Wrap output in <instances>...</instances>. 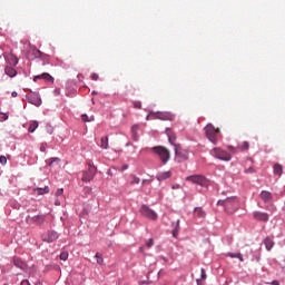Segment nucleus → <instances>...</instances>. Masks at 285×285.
<instances>
[{
	"instance_id": "obj_1",
	"label": "nucleus",
	"mask_w": 285,
	"mask_h": 285,
	"mask_svg": "<svg viewBox=\"0 0 285 285\" xmlns=\"http://www.w3.org/2000/svg\"><path fill=\"white\" fill-rule=\"evenodd\" d=\"M218 205L224 206L226 213H235V210L239 208V200H237L235 197L227 198L225 200H219Z\"/></svg>"
},
{
	"instance_id": "obj_2",
	"label": "nucleus",
	"mask_w": 285,
	"mask_h": 285,
	"mask_svg": "<svg viewBox=\"0 0 285 285\" xmlns=\"http://www.w3.org/2000/svg\"><path fill=\"white\" fill-rule=\"evenodd\" d=\"M153 150L159 157L163 164H168V161H170V150H168L166 147L158 146L154 147Z\"/></svg>"
},
{
	"instance_id": "obj_3",
	"label": "nucleus",
	"mask_w": 285,
	"mask_h": 285,
	"mask_svg": "<svg viewBox=\"0 0 285 285\" xmlns=\"http://www.w3.org/2000/svg\"><path fill=\"white\" fill-rule=\"evenodd\" d=\"M205 132L207 139H209L212 144H217V135H219V128H215V126L209 124L205 127Z\"/></svg>"
},
{
	"instance_id": "obj_4",
	"label": "nucleus",
	"mask_w": 285,
	"mask_h": 285,
	"mask_svg": "<svg viewBox=\"0 0 285 285\" xmlns=\"http://www.w3.org/2000/svg\"><path fill=\"white\" fill-rule=\"evenodd\" d=\"M213 157L216 159H220V161H230L233 159V156L228 154V151L222 149V148H214L212 150Z\"/></svg>"
},
{
	"instance_id": "obj_5",
	"label": "nucleus",
	"mask_w": 285,
	"mask_h": 285,
	"mask_svg": "<svg viewBox=\"0 0 285 285\" xmlns=\"http://www.w3.org/2000/svg\"><path fill=\"white\" fill-rule=\"evenodd\" d=\"M175 160L178 161V164H181V161H188V150L183 149L180 145H175Z\"/></svg>"
},
{
	"instance_id": "obj_6",
	"label": "nucleus",
	"mask_w": 285,
	"mask_h": 285,
	"mask_svg": "<svg viewBox=\"0 0 285 285\" xmlns=\"http://www.w3.org/2000/svg\"><path fill=\"white\" fill-rule=\"evenodd\" d=\"M186 181H191V184H197L198 186H208V179L202 175H193L186 178Z\"/></svg>"
},
{
	"instance_id": "obj_7",
	"label": "nucleus",
	"mask_w": 285,
	"mask_h": 285,
	"mask_svg": "<svg viewBox=\"0 0 285 285\" xmlns=\"http://www.w3.org/2000/svg\"><path fill=\"white\" fill-rule=\"evenodd\" d=\"M156 119L161 121H175V115L170 111H157Z\"/></svg>"
},
{
	"instance_id": "obj_8",
	"label": "nucleus",
	"mask_w": 285,
	"mask_h": 285,
	"mask_svg": "<svg viewBox=\"0 0 285 285\" xmlns=\"http://www.w3.org/2000/svg\"><path fill=\"white\" fill-rule=\"evenodd\" d=\"M97 174V168L95 166H89L88 170L82 173V181H92L95 175Z\"/></svg>"
},
{
	"instance_id": "obj_9",
	"label": "nucleus",
	"mask_w": 285,
	"mask_h": 285,
	"mask_svg": "<svg viewBox=\"0 0 285 285\" xmlns=\"http://www.w3.org/2000/svg\"><path fill=\"white\" fill-rule=\"evenodd\" d=\"M59 239V234L56 230H49L42 235V240L47 242V244H52V242H57Z\"/></svg>"
},
{
	"instance_id": "obj_10",
	"label": "nucleus",
	"mask_w": 285,
	"mask_h": 285,
	"mask_svg": "<svg viewBox=\"0 0 285 285\" xmlns=\"http://www.w3.org/2000/svg\"><path fill=\"white\" fill-rule=\"evenodd\" d=\"M140 213L141 215H144V217H147L148 219H157V213H155V210L150 209L148 206L142 205L140 208Z\"/></svg>"
},
{
	"instance_id": "obj_11",
	"label": "nucleus",
	"mask_w": 285,
	"mask_h": 285,
	"mask_svg": "<svg viewBox=\"0 0 285 285\" xmlns=\"http://www.w3.org/2000/svg\"><path fill=\"white\" fill-rule=\"evenodd\" d=\"M253 217L257 222H268V218H269L268 213H264V212H254Z\"/></svg>"
},
{
	"instance_id": "obj_12",
	"label": "nucleus",
	"mask_w": 285,
	"mask_h": 285,
	"mask_svg": "<svg viewBox=\"0 0 285 285\" xmlns=\"http://www.w3.org/2000/svg\"><path fill=\"white\" fill-rule=\"evenodd\" d=\"M28 101L29 104H32L33 106H37V107L41 106V98L36 94H30L28 96Z\"/></svg>"
},
{
	"instance_id": "obj_13",
	"label": "nucleus",
	"mask_w": 285,
	"mask_h": 285,
	"mask_svg": "<svg viewBox=\"0 0 285 285\" xmlns=\"http://www.w3.org/2000/svg\"><path fill=\"white\" fill-rule=\"evenodd\" d=\"M170 177H173V173L170 170L160 171L157 174L156 179H158V181H165V179H170Z\"/></svg>"
},
{
	"instance_id": "obj_14",
	"label": "nucleus",
	"mask_w": 285,
	"mask_h": 285,
	"mask_svg": "<svg viewBox=\"0 0 285 285\" xmlns=\"http://www.w3.org/2000/svg\"><path fill=\"white\" fill-rule=\"evenodd\" d=\"M38 79H43L45 81H49L50 83L55 81V78L48 72L33 77V81H37Z\"/></svg>"
},
{
	"instance_id": "obj_15",
	"label": "nucleus",
	"mask_w": 285,
	"mask_h": 285,
	"mask_svg": "<svg viewBox=\"0 0 285 285\" xmlns=\"http://www.w3.org/2000/svg\"><path fill=\"white\" fill-rule=\"evenodd\" d=\"M261 199L268 204L269 202H273V194L271 191L263 190L261 191Z\"/></svg>"
},
{
	"instance_id": "obj_16",
	"label": "nucleus",
	"mask_w": 285,
	"mask_h": 285,
	"mask_svg": "<svg viewBox=\"0 0 285 285\" xmlns=\"http://www.w3.org/2000/svg\"><path fill=\"white\" fill-rule=\"evenodd\" d=\"M194 215L199 219H206V210H204V207H195Z\"/></svg>"
},
{
	"instance_id": "obj_17",
	"label": "nucleus",
	"mask_w": 285,
	"mask_h": 285,
	"mask_svg": "<svg viewBox=\"0 0 285 285\" xmlns=\"http://www.w3.org/2000/svg\"><path fill=\"white\" fill-rule=\"evenodd\" d=\"M166 135L169 139V144H171V146H177V144H175V141H177V136L175 135V132H173L171 129H166Z\"/></svg>"
},
{
	"instance_id": "obj_18",
	"label": "nucleus",
	"mask_w": 285,
	"mask_h": 285,
	"mask_svg": "<svg viewBox=\"0 0 285 285\" xmlns=\"http://www.w3.org/2000/svg\"><path fill=\"white\" fill-rule=\"evenodd\" d=\"M31 222H33V224H37L38 226H41L46 222V215L33 216L31 217Z\"/></svg>"
},
{
	"instance_id": "obj_19",
	"label": "nucleus",
	"mask_w": 285,
	"mask_h": 285,
	"mask_svg": "<svg viewBox=\"0 0 285 285\" xmlns=\"http://www.w3.org/2000/svg\"><path fill=\"white\" fill-rule=\"evenodd\" d=\"M50 193V187L45 186L43 188L38 187L33 189V195H48Z\"/></svg>"
},
{
	"instance_id": "obj_20",
	"label": "nucleus",
	"mask_w": 285,
	"mask_h": 285,
	"mask_svg": "<svg viewBox=\"0 0 285 285\" xmlns=\"http://www.w3.org/2000/svg\"><path fill=\"white\" fill-rule=\"evenodd\" d=\"M13 264L17 266V268H21V271H26L28 268V265L19 257L13 259Z\"/></svg>"
},
{
	"instance_id": "obj_21",
	"label": "nucleus",
	"mask_w": 285,
	"mask_h": 285,
	"mask_svg": "<svg viewBox=\"0 0 285 285\" xmlns=\"http://www.w3.org/2000/svg\"><path fill=\"white\" fill-rule=\"evenodd\" d=\"M6 60L9 66L14 67V66H17V63H19V59L14 55L7 56Z\"/></svg>"
},
{
	"instance_id": "obj_22",
	"label": "nucleus",
	"mask_w": 285,
	"mask_h": 285,
	"mask_svg": "<svg viewBox=\"0 0 285 285\" xmlns=\"http://www.w3.org/2000/svg\"><path fill=\"white\" fill-rule=\"evenodd\" d=\"M4 72L8 77H17V69H14V66H7Z\"/></svg>"
},
{
	"instance_id": "obj_23",
	"label": "nucleus",
	"mask_w": 285,
	"mask_h": 285,
	"mask_svg": "<svg viewBox=\"0 0 285 285\" xmlns=\"http://www.w3.org/2000/svg\"><path fill=\"white\" fill-rule=\"evenodd\" d=\"M264 245H265L266 250H273V246H275V242L272 240L271 237H266L264 239Z\"/></svg>"
},
{
	"instance_id": "obj_24",
	"label": "nucleus",
	"mask_w": 285,
	"mask_h": 285,
	"mask_svg": "<svg viewBox=\"0 0 285 285\" xmlns=\"http://www.w3.org/2000/svg\"><path fill=\"white\" fill-rule=\"evenodd\" d=\"M29 59H37V57H41V51L37 48L31 49L28 55Z\"/></svg>"
},
{
	"instance_id": "obj_25",
	"label": "nucleus",
	"mask_w": 285,
	"mask_h": 285,
	"mask_svg": "<svg viewBox=\"0 0 285 285\" xmlns=\"http://www.w3.org/2000/svg\"><path fill=\"white\" fill-rule=\"evenodd\" d=\"M284 173V167L279 164L274 165V175H278V177H282V174Z\"/></svg>"
},
{
	"instance_id": "obj_26",
	"label": "nucleus",
	"mask_w": 285,
	"mask_h": 285,
	"mask_svg": "<svg viewBox=\"0 0 285 285\" xmlns=\"http://www.w3.org/2000/svg\"><path fill=\"white\" fill-rule=\"evenodd\" d=\"M227 257H230L232 259H239V262H244V256L242 255V253H227Z\"/></svg>"
},
{
	"instance_id": "obj_27",
	"label": "nucleus",
	"mask_w": 285,
	"mask_h": 285,
	"mask_svg": "<svg viewBox=\"0 0 285 285\" xmlns=\"http://www.w3.org/2000/svg\"><path fill=\"white\" fill-rule=\"evenodd\" d=\"M237 148L240 153H244V150H248L250 148V144L248 141H243L237 146Z\"/></svg>"
},
{
	"instance_id": "obj_28",
	"label": "nucleus",
	"mask_w": 285,
	"mask_h": 285,
	"mask_svg": "<svg viewBox=\"0 0 285 285\" xmlns=\"http://www.w3.org/2000/svg\"><path fill=\"white\" fill-rule=\"evenodd\" d=\"M100 148H102V150H108V136L101 138Z\"/></svg>"
},
{
	"instance_id": "obj_29",
	"label": "nucleus",
	"mask_w": 285,
	"mask_h": 285,
	"mask_svg": "<svg viewBox=\"0 0 285 285\" xmlns=\"http://www.w3.org/2000/svg\"><path fill=\"white\" fill-rule=\"evenodd\" d=\"M37 128H39V122L37 120H33L28 128L29 132H35V130H37Z\"/></svg>"
},
{
	"instance_id": "obj_30",
	"label": "nucleus",
	"mask_w": 285,
	"mask_h": 285,
	"mask_svg": "<svg viewBox=\"0 0 285 285\" xmlns=\"http://www.w3.org/2000/svg\"><path fill=\"white\" fill-rule=\"evenodd\" d=\"M59 161H61V159L53 157L50 158L49 160H47L48 166H53V164H59Z\"/></svg>"
},
{
	"instance_id": "obj_31",
	"label": "nucleus",
	"mask_w": 285,
	"mask_h": 285,
	"mask_svg": "<svg viewBox=\"0 0 285 285\" xmlns=\"http://www.w3.org/2000/svg\"><path fill=\"white\" fill-rule=\"evenodd\" d=\"M95 257L97 259V264H99L100 266H104V257L101 256V254L96 253Z\"/></svg>"
},
{
	"instance_id": "obj_32",
	"label": "nucleus",
	"mask_w": 285,
	"mask_h": 285,
	"mask_svg": "<svg viewBox=\"0 0 285 285\" xmlns=\"http://www.w3.org/2000/svg\"><path fill=\"white\" fill-rule=\"evenodd\" d=\"M139 130V125H134L131 127V132L134 135V139L137 140V131Z\"/></svg>"
},
{
	"instance_id": "obj_33",
	"label": "nucleus",
	"mask_w": 285,
	"mask_h": 285,
	"mask_svg": "<svg viewBox=\"0 0 285 285\" xmlns=\"http://www.w3.org/2000/svg\"><path fill=\"white\" fill-rule=\"evenodd\" d=\"M227 149H228L229 153H232L233 155L237 154V151L239 150V148L234 147L233 145L227 146Z\"/></svg>"
},
{
	"instance_id": "obj_34",
	"label": "nucleus",
	"mask_w": 285,
	"mask_h": 285,
	"mask_svg": "<svg viewBox=\"0 0 285 285\" xmlns=\"http://www.w3.org/2000/svg\"><path fill=\"white\" fill-rule=\"evenodd\" d=\"M153 119H157L156 118V112L154 111H150L149 115L146 117V121H150Z\"/></svg>"
},
{
	"instance_id": "obj_35",
	"label": "nucleus",
	"mask_w": 285,
	"mask_h": 285,
	"mask_svg": "<svg viewBox=\"0 0 285 285\" xmlns=\"http://www.w3.org/2000/svg\"><path fill=\"white\" fill-rule=\"evenodd\" d=\"M177 230H179V220L175 224V229L173 230V237H177Z\"/></svg>"
},
{
	"instance_id": "obj_36",
	"label": "nucleus",
	"mask_w": 285,
	"mask_h": 285,
	"mask_svg": "<svg viewBox=\"0 0 285 285\" xmlns=\"http://www.w3.org/2000/svg\"><path fill=\"white\" fill-rule=\"evenodd\" d=\"M60 259H61L62 262H66V261L68 259V252H62V253L60 254Z\"/></svg>"
},
{
	"instance_id": "obj_37",
	"label": "nucleus",
	"mask_w": 285,
	"mask_h": 285,
	"mask_svg": "<svg viewBox=\"0 0 285 285\" xmlns=\"http://www.w3.org/2000/svg\"><path fill=\"white\" fill-rule=\"evenodd\" d=\"M0 164L6 166L8 164V158H6V156H0Z\"/></svg>"
},
{
	"instance_id": "obj_38",
	"label": "nucleus",
	"mask_w": 285,
	"mask_h": 285,
	"mask_svg": "<svg viewBox=\"0 0 285 285\" xmlns=\"http://www.w3.org/2000/svg\"><path fill=\"white\" fill-rule=\"evenodd\" d=\"M139 181H141V179H139V177L134 176L131 181H130V185L132 186L135 184H139Z\"/></svg>"
},
{
	"instance_id": "obj_39",
	"label": "nucleus",
	"mask_w": 285,
	"mask_h": 285,
	"mask_svg": "<svg viewBox=\"0 0 285 285\" xmlns=\"http://www.w3.org/2000/svg\"><path fill=\"white\" fill-rule=\"evenodd\" d=\"M147 248H153V246H155V239L150 238L147 244H146Z\"/></svg>"
},
{
	"instance_id": "obj_40",
	"label": "nucleus",
	"mask_w": 285,
	"mask_h": 285,
	"mask_svg": "<svg viewBox=\"0 0 285 285\" xmlns=\"http://www.w3.org/2000/svg\"><path fill=\"white\" fill-rule=\"evenodd\" d=\"M61 195H63V188L57 189L56 197H61Z\"/></svg>"
},
{
	"instance_id": "obj_41",
	"label": "nucleus",
	"mask_w": 285,
	"mask_h": 285,
	"mask_svg": "<svg viewBox=\"0 0 285 285\" xmlns=\"http://www.w3.org/2000/svg\"><path fill=\"white\" fill-rule=\"evenodd\" d=\"M91 79H92L94 81H97V80L99 79V75H97V73H91Z\"/></svg>"
},
{
	"instance_id": "obj_42",
	"label": "nucleus",
	"mask_w": 285,
	"mask_h": 285,
	"mask_svg": "<svg viewBox=\"0 0 285 285\" xmlns=\"http://www.w3.org/2000/svg\"><path fill=\"white\" fill-rule=\"evenodd\" d=\"M200 273H202V279H206V269L202 268Z\"/></svg>"
},
{
	"instance_id": "obj_43",
	"label": "nucleus",
	"mask_w": 285,
	"mask_h": 285,
	"mask_svg": "<svg viewBox=\"0 0 285 285\" xmlns=\"http://www.w3.org/2000/svg\"><path fill=\"white\" fill-rule=\"evenodd\" d=\"M81 119H82V121H90V119H88V115H86V114H83L81 116Z\"/></svg>"
},
{
	"instance_id": "obj_44",
	"label": "nucleus",
	"mask_w": 285,
	"mask_h": 285,
	"mask_svg": "<svg viewBox=\"0 0 285 285\" xmlns=\"http://www.w3.org/2000/svg\"><path fill=\"white\" fill-rule=\"evenodd\" d=\"M245 173L252 174V173H255V169L253 167H249L248 169L245 170Z\"/></svg>"
},
{
	"instance_id": "obj_45",
	"label": "nucleus",
	"mask_w": 285,
	"mask_h": 285,
	"mask_svg": "<svg viewBox=\"0 0 285 285\" xmlns=\"http://www.w3.org/2000/svg\"><path fill=\"white\" fill-rule=\"evenodd\" d=\"M2 119H1V121H8V114H2Z\"/></svg>"
},
{
	"instance_id": "obj_46",
	"label": "nucleus",
	"mask_w": 285,
	"mask_h": 285,
	"mask_svg": "<svg viewBox=\"0 0 285 285\" xmlns=\"http://www.w3.org/2000/svg\"><path fill=\"white\" fill-rule=\"evenodd\" d=\"M20 285H30V281L24 279V281H22V282L20 283Z\"/></svg>"
},
{
	"instance_id": "obj_47",
	"label": "nucleus",
	"mask_w": 285,
	"mask_h": 285,
	"mask_svg": "<svg viewBox=\"0 0 285 285\" xmlns=\"http://www.w3.org/2000/svg\"><path fill=\"white\" fill-rule=\"evenodd\" d=\"M271 285H279V281H273L272 283H269Z\"/></svg>"
},
{
	"instance_id": "obj_48",
	"label": "nucleus",
	"mask_w": 285,
	"mask_h": 285,
	"mask_svg": "<svg viewBox=\"0 0 285 285\" xmlns=\"http://www.w3.org/2000/svg\"><path fill=\"white\" fill-rule=\"evenodd\" d=\"M40 150H41V153H46V146L42 145V146L40 147Z\"/></svg>"
},
{
	"instance_id": "obj_49",
	"label": "nucleus",
	"mask_w": 285,
	"mask_h": 285,
	"mask_svg": "<svg viewBox=\"0 0 285 285\" xmlns=\"http://www.w3.org/2000/svg\"><path fill=\"white\" fill-rule=\"evenodd\" d=\"M56 206H61V202H59L58 199L55 202Z\"/></svg>"
},
{
	"instance_id": "obj_50",
	"label": "nucleus",
	"mask_w": 285,
	"mask_h": 285,
	"mask_svg": "<svg viewBox=\"0 0 285 285\" xmlns=\"http://www.w3.org/2000/svg\"><path fill=\"white\" fill-rule=\"evenodd\" d=\"M11 97H18L17 91L11 92Z\"/></svg>"
},
{
	"instance_id": "obj_51",
	"label": "nucleus",
	"mask_w": 285,
	"mask_h": 285,
	"mask_svg": "<svg viewBox=\"0 0 285 285\" xmlns=\"http://www.w3.org/2000/svg\"><path fill=\"white\" fill-rule=\"evenodd\" d=\"M135 108H141V104H135Z\"/></svg>"
},
{
	"instance_id": "obj_52",
	"label": "nucleus",
	"mask_w": 285,
	"mask_h": 285,
	"mask_svg": "<svg viewBox=\"0 0 285 285\" xmlns=\"http://www.w3.org/2000/svg\"><path fill=\"white\" fill-rule=\"evenodd\" d=\"M122 170H128V165H125V166L122 167Z\"/></svg>"
},
{
	"instance_id": "obj_53",
	"label": "nucleus",
	"mask_w": 285,
	"mask_h": 285,
	"mask_svg": "<svg viewBox=\"0 0 285 285\" xmlns=\"http://www.w3.org/2000/svg\"><path fill=\"white\" fill-rule=\"evenodd\" d=\"M91 95H97V91H92Z\"/></svg>"
},
{
	"instance_id": "obj_54",
	"label": "nucleus",
	"mask_w": 285,
	"mask_h": 285,
	"mask_svg": "<svg viewBox=\"0 0 285 285\" xmlns=\"http://www.w3.org/2000/svg\"><path fill=\"white\" fill-rule=\"evenodd\" d=\"M197 284H199V279H197Z\"/></svg>"
},
{
	"instance_id": "obj_55",
	"label": "nucleus",
	"mask_w": 285,
	"mask_h": 285,
	"mask_svg": "<svg viewBox=\"0 0 285 285\" xmlns=\"http://www.w3.org/2000/svg\"><path fill=\"white\" fill-rule=\"evenodd\" d=\"M4 285H8V284H4Z\"/></svg>"
}]
</instances>
